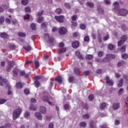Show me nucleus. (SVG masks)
Instances as JSON below:
<instances>
[{
	"label": "nucleus",
	"instance_id": "obj_1",
	"mask_svg": "<svg viewBox=\"0 0 128 128\" xmlns=\"http://www.w3.org/2000/svg\"><path fill=\"white\" fill-rule=\"evenodd\" d=\"M20 114H22V109L20 108H17L14 110L12 114L13 120H16V118H18L20 116Z\"/></svg>",
	"mask_w": 128,
	"mask_h": 128
},
{
	"label": "nucleus",
	"instance_id": "obj_2",
	"mask_svg": "<svg viewBox=\"0 0 128 128\" xmlns=\"http://www.w3.org/2000/svg\"><path fill=\"white\" fill-rule=\"evenodd\" d=\"M6 84V88H8V90L10 88V86L8 85V80L4 78L2 79V76H0V86H4V83Z\"/></svg>",
	"mask_w": 128,
	"mask_h": 128
},
{
	"label": "nucleus",
	"instance_id": "obj_3",
	"mask_svg": "<svg viewBox=\"0 0 128 128\" xmlns=\"http://www.w3.org/2000/svg\"><path fill=\"white\" fill-rule=\"evenodd\" d=\"M14 66V62L12 61H8V65L7 66L6 70L8 72H10L12 70V68Z\"/></svg>",
	"mask_w": 128,
	"mask_h": 128
},
{
	"label": "nucleus",
	"instance_id": "obj_4",
	"mask_svg": "<svg viewBox=\"0 0 128 128\" xmlns=\"http://www.w3.org/2000/svg\"><path fill=\"white\" fill-rule=\"evenodd\" d=\"M54 18L58 22L62 24V22H64V16L62 15H61L60 16H55Z\"/></svg>",
	"mask_w": 128,
	"mask_h": 128
},
{
	"label": "nucleus",
	"instance_id": "obj_5",
	"mask_svg": "<svg viewBox=\"0 0 128 128\" xmlns=\"http://www.w3.org/2000/svg\"><path fill=\"white\" fill-rule=\"evenodd\" d=\"M116 58V56L114 54H107L106 57L104 58H106L107 60V62H108L110 60H114Z\"/></svg>",
	"mask_w": 128,
	"mask_h": 128
},
{
	"label": "nucleus",
	"instance_id": "obj_6",
	"mask_svg": "<svg viewBox=\"0 0 128 128\" xmlns=\"http://www.w3.org/2000/svg\"><path fill=\"white\" fill-rule=\"evenodd\" d=\"M106 80V84H108V86H114V81L110 79V77L106 76L105 78Z\"/></svg>",
	"mask_w": 128,
	"mask_h": 128
},
{
	"label": "nucleus",
	"instance_id": "obj_7",
	"mask_svg": "<svg viewBox=\"0 0 128 128\" xmlns=\"http://www.w3.org/2000/svg\"><path fill=\"white\" fill-rule=\"evenodd\" d=\"M118 13L120 14V16H126V14H128V10L126 9H120L118 11Z\"/></svg>",
	"mask_w": 128,
	"mask_h": 128
},
{
	"label": "nucleus",
	"instance_id": "obj_8",
	"mask_svg": "<svg viewBox=\"0 0 128 128\" xmlns=\"http://www.w3.org/2000/svg\"><path fill=\"white\" fill-rule=\"evenodd\" d=\"M97 12L99 14H104V10L100 6L97 7Z\"/></svg>",
	"mask_w": 128,
	"mask_h": 128
},
{
	"label": "nucleus",
	"instance_id": "obj_9",
	"mask_svg": "<svg viewBox=\"0 0 128 128\" xmlns=\"http://www.w3.org/2000/svg\"><path fill=\"white\" fill-rule=\"evenodd\" d=\"M60 34H66V29L64 27H61L58 30Z\"/></svg>",
	"mask_w": 128,
	"mask_h": 128
},
{
	"label": "nucleus",
	"instance_id": "obj_10",
	"mask_svg": "<svg viewBox=\"0 0 128 128\" xmlns=\"http://www.w3.org/2000/svg\"><path fill=\"white\" fill-rule=\"evenodd\" d=\"M29 110H33L34 112H36V110H38V106H36V105L31 104L30 106Z\"/></svg>",
	"mask_w": 128,
	"mask_h": 128
},
{
	"label": "nucleus",
	"instance_id": "obj_11",
	"mask_svg": "<svg viewBox=\"0 0 128 128\" xmlns=\"http://www.w3.org/2000/svg\"><path fill=\"white\" fill-rule=\"evenodd\" d=\"M76 56L79 58V60H84V56L80 54V51H76Z\"/></svg>",
	"mask_w": 128,
	"mask_h": 128
},
{
	"label": "nucleus",
	"instance_id": "obj_12",
	"mask_svg": "<svg viewBox=\"0 0 128 128\" xmlns=\"http://www.w3.org/2000/svg\"><path fill=\"white\" fill-rule=\"evenodd\" d=\"M40 110L42 114H44L46 112V108L44 106H41L40 108Z\"/></svg>",
	"mask_w": 128,
	"mask_h": 128
},
{
	"label": "nucleus",
	"instance_id": "obj_13",
	"mask_svg": "<svg viewBox=\"0 0 128 128\" xmlns=\"http://www.w3.org/2000/svg\"><path fill=\"white\" fill-rule=\"evenodd\" d=\"M112 108L114 110L120 108V103H114L112 104Z\"/></svg>",
	"mask_w": 128,
	"mask_h": 128
},
{
	"label": "nucleus",
	"instance_id": "obj_14",
	"mask_svg": "<svg viewBox=\"0 0 128 128\" xmlns=\"http://www.w3.org/2000/svg\"><path fill=\"white\" fill-rule=\"evenodd\" d=\"M72 46L74 48H78L80 46V42L78 41L74 42L72 44Z\"/></svg>",
	"mask_w": 128,
	"mask_h": 128
},
{
	"label": "nucleus",
	"instance_id": "obj_15",
	"mask_svg": "<svg viewBox=\"0 0 128 128\" xmlns=\"http://www.w3.org/2000/svg\"><path fill=\"white\" fill-rule=\"evenodd\" d=\"M35 116H36L38 120H42V114L40 112L35 113Z\"/></svg>",
	"mask_w": 128,
	"mask_h": 128
},
{
	"label": "nucleus",
	"instance_id": "obj_16",
	"mask_svg": "<svg viewBox=\"0 0 128 128\" xmlns=\"http://www.w3.org/2000/svg\"><path fill=\"white\" fill-rule=\"evenodd\" d=\"M16 88H18V90H20L24 88V86L20 82H18L16 83Z\"/></svg>",
	"mask_w": 128,
	"mask_h": 128
},
{
	"label": "nucleus",
	"instance_id": "obj_17",
	"mask_svg": "<svg viewBox=\"0 0 128 128\" xmlns=\"http://www.w3.org/2000/svg\"><path fill=\"white\" fill-rule=\"evenodd\" d=\"M96 62H100V64H102V62H108V60L104 58L102 60L98 58L96 59Z\"/></svg>",
	"mask_w": 128,
	"mask_h": 128
},
{
	"label": "nucleus",
	"instance_id": "obj_18",
	"mask_svg": "<svg viewBox=\"0 0 128 128\" xmlns=\"http://www.w3.org/2000/svg\"><path fill=\"white\" fill-rule=\"evenodd\" d=\"M0 36L3 38H8V35L6 32H2L0 33Z\"/></svg>",
	"mask_w": 128,
	"mask_h": 128
},
{
	"label": "nucleus",
	"instance_id": "obj_19",
	"mask_svg": "<svg viewBox=\"0 0 128 128\" xmlns=\"http://www.w3.org/2000/svg\"><path fill=\"white\" fill-rule=\"evenodd\" d=\"M66 52V48H62L60 49L59 52H58V54H60L63 52Z\"/></svg>",
	"mask_w": 128,
	"mask_h": 128
},
{
	"label": "nucleus",
	"instance_id": "obj_20",
	"mask_svg": "<svg viewBox=\"0 0 128 128\" xmlns=\"http://www.w3.org/2000/svg\"><path fill=\"white\" fill-rule=\"evenodd\" d=\"M113 6H114L115 10H118L120 8V4H118V2H116L113 4Z\"/></svg>",
	"mask_w": 128,
	"mask_h": 128
},
{
	"label": "nucleus",
	"instance_id": "obj_21",
	"mask_svg": "<svg viewBox=\"0 0 128 128\" xmlns=\"http://www.w3.org/2000/svg\"><path fill=\"white\" fill-rule=\"evenodd\" d=\"M124 82V78H121L119 80V83L118 84V88H122V84Z\"/></svg>",
	"mask_w": 128,
	"mask_h": 128
},
{
	"label": "nucleus",
	"instance_id": "obj_22",
	"mask_svg": "<svg viewBox=\"0 0 128 128\" xmlns=\"http://www.w3.org/2000/svg\"><path fill=\"white\" fill-rule=\"evenodd\" d=\"M114 48H116L114 44H110L108 46V48L110 50H114Z\"/></svg>",
	"mask_w": 128,
	"mask_h": 128
},
{
	"label": "nucleus",
	"instance_id": "obj_23",
	"mask_svg": "<svg viewBox=\"0 0 128 128\" xmlns=\"http://www.w3.org/2000/svg\"><path fill=\"white\" fill-rule=\"evenodd\" d=\"M74 72L76 74H78V76H80V69L78 68H75L74 70Z\"/></svg>",
	"mask_w": 128,
	"mask_h": 128
},
{
	"label": "nucleus",
	"instance_id": "obj_24",
	"mask_svg": "<svg viewBox=\"0 0 128 128\" xmlns=\"http://www.w3.org/2000/svg\"><path fill=\"white\" fill-rule=\"evenodd\" d=\"M56 12L58 14H62V10L60 8H57L56 10Z\"/></svg>",
	"mask_w": 128,
	"mask_h": 128
},
{
	"label": "nucleus",
	"instance_id": "obj_25",
	"mask_svg": "<svg viewBox=\"0 0 128 128\" xmlns=\"http://www.w3.org/2000/svg\"><path fill=\"white\" fill-rule=\"evenodd\" d=\"M14 76H18V69L17 68H14L13 70Z\"/></svg>",
	"mask_w": 128,
	"mask_h": 128
},
{
	"label": "nucleus",
	"instance_id": "obj_26",
	"mask_svg": "<svg viewBox=\"0 0 128 128\" xmlns=\"http://www.w3.org/2000/svg\"><path fill=\"white\" fill-rule=\"evenodd\" d=\"M18 36H20L21 38H24L26 37V33H24L22 32H18Z\"/></svg>",
	"mask_w": 128,
	"mask_h": 128
},
{
	"label": "nucleus",
	"instance_id": "obj_27",
	"mask_svg": "<svg viewBox=\"0 0 128 128\" xmlns=\"http://www.w3.org/2000/svg\"><path fill=\"white\" fill-rule=\"evenodd\" d=\"M126 46H123L120 48V52H126Z\"/></svg>",
	"mask_w": 128,
	"mask_h": 128
},
{
	"label": "nucleus",
	"instance_id": "obj_28",
	"mask_svg": "<svg viewBox=\"0 0 128 128\" xmlns=\"http://www.w3.org/2000/svg\"><path fill=\"white\" fill-rule=\"evenodd\" d=\"M90 128H96V126L94 124V120H91L90 122Z\"/></svg>",
	"mask_w": 128,
	"mask_h": 128
},
{
	"label": "nucleus",
	"instance_id": "obj_29",
	"mask_svg": "<svg viewBox=\"0 0 128 128\" xmlns=\"http://www.w3.org/2000/svg\"><path fill=\"white\" fill-rule=\"evenodd\" d=\"M23 48H24V50H26V52H30V50H32V46H28L26 47L24 46Z\"/></svg>",
	"mask_w": 128,
	"mask_h": 128
},
{
	"label": "nucleus",
	"instance_id": "obj_30",
	"mask_svg": "<svg viewBox=\"0 0 128 128\" xmlns=\"http://www.w3.org/2000/svg\"><path fill=\"white\" fill-rule=\"evenodd\" d=\"M30 116V112L28 111H26L24 113V118H28V116Z\"/></svg>",
	"mask_w": 128,
	"mask_h": 128
},
{
	"label": "nucleus",
	"instance_id": "obj_31",
	"mask_svg": "<svg viewBox=\"0 0 128 128\" xmlns=\"http://www.w3.org/2000/svg\"><path fill=\"white\" fill-rule=\"evenodd\" d=\"M56 80L59 82V84H62V77L61 76H57L56 78Z\"/></svg>",
	"mask_w": 128,
	"mask_h": 128
},
{
	"label": "nucleus",
	"instance_id": "obj_32",
	"mask_svg": "<svg viewBox=\"0 0 128 128\" xmlns=\"http://www.w3.org/2000/svg\"><path fill=\"white\" fill-rule=\"evenodd\" d=\"M94 94H90L88 96V100H90V102H92V100H94Z\"/></svg>",
	"mask_w": 128,
	"mask_h": 128
},
{
	"label": "nucleus",
	"instance_id": "obj_33",
	"mask_svg": "<svg viewBox=\"0 0 128 128\" xmlns=\"http://www.w3.org/2000/svg\"><path fill=\"white\" fill-rule=\"evenodd\" d=\"M124 61L121 60V61H120L119 62H118L117 66H124Z\"/></svg>",
	"mask_w": 128,
	"mask_h": 128
},
{
	"label": "nucleus",
	"instance_id": "obj_34",
	"mask_svg": "<svg viewBox=\"0 0 128 128\" xmlns=\"http://www.w3.org/2000/svg\"><path fill=\"white\" fill-rule=\"evenodd\" d=\"M124 44V42L122 40H120L118 42V46H122Z\"/></svg>",
	"mask_w": 128,
	"mask_h": 128
},
{
	"label": "nucleus",
	"instance_id": "obj_35",
	"mask_svg": "<svg viewBox=\"0 0 128 128\" xmlns=\"http://www.w3.org/2000/svg\"><path fill=\"white\" fill-rule=\"evenodd\" d=\"M80 126L82 128H86V123L85 122H82L80 123Z\"/></svg>",
	"mask_w": 128,
	"mask_h": 128
},
{
	"label": "nucleus",
	"instance_id": "obj_36",
	"mask_svg": "<svg viewBox=\"0 0 128 128\" xmlns=\"http://www.w3.org/2000/svg\"><path fill=\"white\" fill-rule=\"evenodd\" d=\"M34 64L36 68H38V67L40 66V62H38V60H36L34 62Z\"/></svg>",
	"mask_w": 128,
	"mask_h": 128
},
{
	"label": "nucleus",
	"instance_id": "obj_37",
	"mask_svg": "<svg viewBox=\"0 0 128 128\" xmlns=\"http://www.w3.org/2000/svg\"><path fill=\"white\" fill-rule=\"evenodd\" d=\"M86 4L90 8H94V4L92 2H87Z\"/></svg>",
	"mask_w": 128,
	"mask_h": 128
},
{
	"label": "nucleus",
	"instance_id": "obj_38",
	"mask_svg": "<svg viewBox=\"0 0 128 128\" xmlns=\"http://www.w3.org/2000/svg\"><path fill=\"white\" fill-rule=\"evenodd\" d=\"M28 2V0H22V4L24 6H26Z\"/></svg>",
	"mask_w": 128,
	"mask_h": 128
},
{
	"label": "nucleus",
	"instance_id": "obj_39",
	"mask_svg": "<svg viewBox=\"0 0 128 128\" xmlns=\"http://www.w3.org/2000/svg\"><path fill=\"white\" fill-rule=\"evenodd\" d=\"M127 39H128V36L126 35H123L122 36L121 40H123V42H126V40Z\"/></svg>",
	"mask_w": 128,
	"mask_h": 128
},
{
	"label": "nucleus",
	"instance_id": "obj_40",
	"mask_svg": "<svg viewBox=\"0 0 128 128\" xmlns=\"http://www.w3.org/2000/svg\"><path fill=\"white\" fill-rule=\"evenodd\" d=\"M30 28L31 29H32V30H36V24H31Z\"/></svg>",
	"mask_w": 128,
	"mask_h": 128
},
{
	"label": "nucleus",
	"instance_id": "obj_41",
	"mask_svg": "<svg viewBox=\"0 0 128 128\" xmlns=\"http://www.w3.org/2000/svg\"><path fill=\"white\" fill-rule=\"evenodd\" d=\"M64 6L68 9H70L71 8L70 4V3H64Z\"/></svg>",
	"mask_w": 128,
	"mask_h": 128
},
{
	"label": "nucleus",
	"instance_id": "obj_42",
	"mask_svg": "<svg viewBox=\"0 0 128 128\" xmlns=\"http://www.w3.org/2000/svg\"><path fill=\"white\" fill-rule=\"evenodd\" d=\"M42 20H44V18H42V16H40L38 18V22L39 24H40V22H42Z\"/></svg>",
	"mask_w": 128,
	"mask_h": 128
},
{
	"label": "nucleus",
	"instance_id": "obj_43",
	"mask_svg": "<svg viewBox=\"0 0 128 128\" xmlns=\"http://www.w3.org/2000/svg\"><path fill=\"white\" fill-rule=\"evenodd\" d=\"M83 118H84V120H88V118H90V115L88 114H84L82 116Z\"/></svg>",
	"mask_w": 128,
	"mask_h": 128
},
{
	"label": "nucleus",
	"instance_id": "obj_44",
	"mask_svg": "<svg viewBox=\"0 0 128 128\" xmlns=\"http://www.w3.org/2000/svg\"><path fill=\"white\" fill-rule=\"evenodd\" d=\"M5 102H6V99H3V98L0 99V104H4Z\"/></svg>",
	"mask_w": 128,
	"mask_h": 128
},
{
	"label": "nucleus",
	"instance_id": "obj_45",
	"mask_svg": "<svg viewBox=\"0 0 128 128\" xmlns=\"http://www.w3.org/2000/svg\"><path fill=\"white\" fill-rule=\"evenodd\" d=\"M122 56L123 60H126V58H128V54H122Z\"/></svg>",
	"mask_w": 128,
	"mask_h": 128
},
{
	"label": "nucleus",
	"instance_id": "obj_46",
	"mask_svg": "<svg viewBox=\"0 0 128 128\" xmlns=\"http://www.w3.org/2000/svg\"><path fill=\"white\" fill-rule=\"evenodd\" d=\"M86 60H92V55L91 54H88L86 56Z\"/></svg>",
	"mask_w": 128,
	"mask_h": 128
},
{
	"label": "nucleus",
	"instance_id": "obj_47",
	"mask_svg": "<svg viewBox=\"0 0 128 128\" xmlns=\"http://www.w3.org/2000/svg\"><path fill=\"white\" fill-rule=\"evenodd\" d=\"M34 84L36 88H38V86H40V82H38V80H36L34 82Z\"/></svg>",
	"mask_w": 128,
	"mask_h": 128
},
{
	"label": "nucleus",
	"instance_id": "obj_48",
	"mask_svg": "<svg viewBox=\"0 0 128 128\" xmlns=\"http://www.w3.org/2000/svg\"><path fill=\"white\" fill-rule=\"evenodd\" d=\"M2 6L3 7V9H4V10H8V8H10L9 5L2 4Z\"/></svg>",
	"mask_w": 128,
	"mask_h": 128
},
{
	"label": "nucleus",
	"instance_id": "obj_49",
	"mask_svg": "<svg viewBox=\"0 0 128 128\" xmlns=\"http://www.w3.org/2000/svg\"><path fill=\"white\" fill-rule=\"evenodd\" d=\"M52 120V117L50 116H46L45 117V120H46L47 122H50Z\"/></svg>",
	"mask_w": 128,
	"mask_h": 128
},
{
	"label": "nucleus",
	"instance_id": "obj_50",
	"mask_svg": "<svg viewBox=\"0 0 128 128\" xmlns=\"http://www.w3.org/2000/svg\"><path fill=\"white\" fill-rule=\"evenodd\" d=\"M4 22V18L2 16L0 18V24H2Z\"/></svg>",
	"mask_w": 128,
	"mask_h": 128
},
{
	"label": "nucleus",
	"instance_id": "obj_51",
	"mask_svg": "<svg viewBox=\"0 0 128 128\" xmlns=\"http://www.w3.org/2000/svg\"><path fill=\"white\" fill-rule=\"evenodd\" d=\"M98 54L99 58H102V56H104V52H102V51H100L99 52H98Z\"/></svg>",
	"mask_w": 128,
	"mask_h": 128
},
{
	"label": "nucleus",
	"instance_id": "obj_52",
	"mask_svg": "<svg viewBox=\"0 0 128 128\" xmlns=\"http://www.w3.org/2000/svg\"><path fill=\"white\" fill-rule=\"evenodd\" d=\"M78 26V23L74 22H72V26L74 28Z\"/></svg>",
	"mask_w": 128,
	"mask_h": 128
},
{
	"label": "nucleus",
	"instance_id": "obj_53",
	"mask_svg": "<svg viewBox=\"0 0 128 128\" xmlns=\"http://www.w3.org/2000/svg\"><path fill=\"white\" fill-rule=\"evenodd\" d=\"M100 109L102 110L106 108V104L105 103H102L100 105Z\"/></svg>",
	"mask_w": 128,
	"mask_h": 128
},
{
	"label": "nucleus",
	"instance_id": "obj_54",
	"mask_svg": "<svg viewBox=\"0 0 128 128\" xmlns=\"http://www.w3.org/2000/svg\"><path fill=\"white\" fill-rule=\"evenodd\" d=\"M64 110H68V108H70V104H65L64 106Z\"/></svg>",
	"mask_w": 128,
	"mask_h": 128
},
{
	"label": "nucleus",
	"instance_id": "obj_55",
	"mask_svg": "<svg viewBox=\"0 0 128 128\" xmlns=\"http://www.w3.org/2000/svg\"><path fill=\"white\" fill-rule=\"evenodd\" d=\"M44 38H45V40H48V38H50V35H48V34H44Z\"/></svg>",
	"mask_w": 128,
	"mask_h": 128
},
{
	"label": "nucleus",
	"instance_id": "obj_56",
	"mask_svg": "<svg viewBox=\"0 0 128 128\" xmlns=\"http://www.w3.org/2000/svg\"><path fill=\"white\" fill-rule=\"evenodd\" d=\"M10 50H14V48H16V45H14V44H10Z\"/></svg>",
	"mask_w": 128,
	"mask_h": 128
},
{
	"label": "nucleus",
	"instance_id": "obj_57",
	"mask_svg": "<svg viewBox=\"0 0 128 128\" xmlns=\"http://www.w3.org/2000/svg\"><path fill=\"white\" fill-rule=\"evenodd\" d=\"M50 42V44H52V42H54V39L52 38H50L48 40H47V42L48 43Z\"/></svg>",
	"mask_w": 128,
	"mask_h": 128
},
{
	"label": "nucleus",
	"instance_id": "obj_58",
	"mask_svg": "<svg viewBox=\"0 0 128 128\" xmlns=\"http://www.w3.org/2000/svg\"><path fill=\"white\" fill-rule=\"evenodd\" d=\"M25 10L26 12H31L30 8L28 7L25 8Z\"/></svg>",
	"mask_w": 128,
	"mask_h": 128
},
{
	"label": "nucleus",
	"instance_id": "obj_59",
	"mask_svg": "<svg viewBox=\"0 0 128 128\" xmlns=\"http://www.w3.org/2000/svg\"><path fill=\"white\" fill-rule=\"evenodd\" d=\"M80 28H81V30H86V25L84 24H81L80 25Z\"/></svg>",
	"mask_w": 128,
	"mask_h": 128
},
{
	"label": "nucleus",
	"instance_id": "obj_60",
	"mask_svg": "<svg viewBox=\"0 0 128 128\" xmlns=\"http://www.w3.org/2000/svg\"><path fill=\"white\" fill-rule=\"evenodd\" d=\"M76 18H78V16H76V15H73L72 16V20H76Z\"/></svg>",
	"mask_w": 128,
	"mask_h": 128
},
{
	"label": "nucleus",
	"instance_id": "obj_61",
	"mask_svg": "<svg viewBox=\"0 0 128 128\" xmlns=\"http://www.w3.org/2000/svg\"><path fill=\"white\" fill-rule=\"evenodd\" d=\"M106 4H110V0H104Z\"/></svg>",
	"mask_w": 128,
	"mask_h": 128
},
{
	"label": "nucleus",
	"instance_id": "obj_62",
	"mask_svg": "<svg viewBox=\"0 0 128 128\" xmlns=\"http://www.w3.org/2000/svg\"><path fill=\"white\" fill-rule=\"evenodd\" d=\"M68 82H74V77L70 76L68 78Z\"/></svg>",
	"mask_w": 128,
	"mask_h": 128
},
{
	"label": "nucleus",
	"instance_id": "obj_63",
	"mask_svg": "<svg viewBox=\"0 0 128 128\" xmlns=\"http://www.w3.org/2000/svg\"><path fill=\"white\" fill-rule=\"evenodd\" d=\"M90 40V37L88 36H86L84 38V42H88Z\"/></svg>",
	"mask_w": 128,
	"mask_h": 128
},
{
	"label": "nucleus",
	"instance_id": "obj_64",
	"mask_svg": "<svg viewBox=\"0 0 128 128\" xmlns=\"http://www.w3.org/2000/svg\"><path fill=\"white\" fill-rule=\"evenodd\" d=\"M48 128H54V124L52 123H50L48 124Z\"/></svg>",
	"mask_w": 128,
	"mask_h": 128
}]
</instances>
